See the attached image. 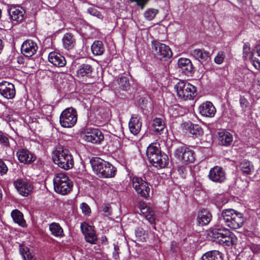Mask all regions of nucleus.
I'll list each match as a JSON object with an SVG mask.
<instances>
[{"mask_svg": "<svg viewBox=\"0 0 260 260\" xmlns=\"http://www.w3.org/2000/svg\"><path fill=\"white\" fill-rule=\"evenodd\" d=\"M175 246L176 243L174 241L172 242L171 244V250L173 252H176Z\"/></svg>", "mask_w": 260, "mask_h": 260, "instance_id": "obj_54", "label": "nucleus"}, {"mask_svg": "<svg viewBox=\"0 0 260 260\" xmlns=\"http://www.w3.org/2000/svg\"><path fill=\"white\" fill-rule=\"evenodd\" d=\"M152 126L155 131L159 132L165 128V122L162 118H155L153 121Z\"/></svg>", "mask_w": 260, "mask_h": 260, "instance_id": "obj_39", "label": "nucleus"}, {"mask_svg": "<svg viewBox=\"0 0 260 260\" xmlns=\"http://www.w3.org/2000/svg\"><path fill=\"white\" fill-rule=\"evenodd\" d=\"M38 49L37 44L35 42L27 40L22 44L21 51L24 56L31 57L36 53Z\"/></svg>", "mask_w": 260, "mask_h": 260, "instance_id": "obj_17", "label": "nucleus"}, {"mask_svg": "<svg viewBox=\"0 0 260 260\" xmlns=\"http://www.w3.org/2000/svg\"><path fill=\"white\" fill-rule=\"evenodd\" d=\"M178 171L179 173L182 176V177H183L184 174H185L186 172V168L183 166L178 167Z\"/></svg>", "mask_w": 260, "mask_h": 260, "instance_id": "obj_53", "label": "nucleus"}, {"mask_svg": "<svg viewBox=\"0 0 260 260\" xmlns=\"http://www.w3.org/2000/svg\"><path fill=\"white\" fill-rule=\"evenodd\" d=\"M49 230L52 235L55 237H61L63 235V229L58 223H51L49 225Z\"/></svg>", "mask_w": 260, "mask_h": 260, "instance_id": "obj_37", "label": "nucleus"}, {"mask_svg": "<svg viewBox=\"0 0 260 260\" xmlns=\"http://www.w3.org/2000/svg\"><path fill=\"white\" fill-rule=\"evenodd\" d=\"M88 12L91 15L94 16H96L99 18H102L103 16L102 14L99 12L95 8H90L88 9Z\"/></svg>", "mask_w": 260, "mask_h": 260, "instance_id": "obj_47", "label": "nucleus"}, {"mask_svg": "<svg viewBox=\"0 0 260 260\" xmlns=\"http://www.w3.org/2000/svg\"><path fill=\"white\" fill-rule=\"evenodd\" d=\"M178 66L182 73L188 76H191L194 69L191 61L187 58H180L178 61Z\"/></svg>", "mask_w": 260, "mask_h": 260, "instance_id": "obj_16", "label": "nucleus"}, {"mask_svg": "<svg viewBox=\"0 0 260 260\" xmlns=\"http://www.w3.org/2000/svg\"><path fill=\"white\" fill-rule=\"evenodd\" d=\"M119 247L117 244H114V251L113 252V257L117 260L119 259Z\"/></svg>", "mask_w": 260, "mask_h": 260, "instance_id": "obj_50", "label": "nucleus"}, {"mask_svg": "<svg viewBox=\"0 0 260 260\" xmlns=\"http://www.w3.org/2000/svg\"><path fill=\"white\" fill-rule=\"evenodd\" d=\"M77 121V112L73 107L67 108L61 113L59 122L61 126L70 128L74 126Z\"/></svg>", "mask_w": 260, "mask_h": 260, "instance_id": "obj_7", "label": "nucleus"}, {"mask_svg": "<svg viewBox=\"0 0 260 260\" xmlns=\"http://www.w3.org/2000/svg\"><path fill=\"white\" fill-rule=\"evenodd\" d=\"M9 13L13 21L20 22L23 19L24 11L22 7H13L9 10Z\"/></svg>", "mask_w": 260, "mask_h": 260, "instance_id": "obj_25", "label": "nucleus"}, {"mask_svg": "<svg viewBox=\"0 0 260 260\" xmlns=\"http://www.w3.org/2000/svg\"><path fill=\"white\" fill-rule=\"evenodd\" d=\"M20 252L24 260H36V257L27 247L20 246Z\"/></svg>", "mask_w": 260, "mask_h": 260, "instance_id": "obj_38", "label": "nucleus"}, {"mask_svg": "<svg viewBox=\"0 0 260 260\" xmlns=\"http://www.w3.org/2000/svg\"><path fill=\"white\" fill-rule=\"evenodd\" d=\"M1 16H2V10L0 9V18H1Z\"/></svg>", "mask_w": 260, "mask_h": 260, "instance_id": "obj_60", "label": "nucleus"}, {"mask_svg": "<svg viewBox=\"0 0 260 260\" xmlns=\"http://www.w3.org/2000/svg\"><path fill=\"white\" fill-rule=\"evenodd\" d=\"M93 71L92 67L86 63L80 65L77 71V76L80 79H84V78L89 77Z\"/></svg>", "mask_w": 260, "mask_h": 260, "instance_id": "obj_23", "label": "nucleus"}, {"mask_svg": "<svg viewBox=\"0 0 260 260\" xmlns=\"http://www.w3.org/2000/svg\"><path fill=\"white\" fill-rule=\"evenodd\" d=\"M84 139L87 142L92 143H100L104 139L102 132L98 128H87Z\"/></svg>", "mask_w": 260, "mask_h": 260, "instance_id": "obj_13", "label": "nucleus"}, {"mask_svg": "<svg viewBox=\"0 0 260 260\" xmlns=\"http://www.w3.org/2000/svg\"><path fill=\"white\" fill-rule=\"evenodd\" d=\"M141 211L145 218L151 224H154L155 222V217L154 212L149 208L146 207V204H143L141 205Z\"/></svg>", "mask_w": 260, "mask_h": 260, "instance_id": "obj_29", "label": "nucleus"}, {"mask_svg": "<svg viewBox=\"0 0 260 260\" xmlns=\"http://www.w3.org/2000/svg\"><path fill=\"white\" fill-rule=\"evenodd\" d=\"M152 51L155 57L159 60H166L172 56V52L170 47L157 41L151 42Z\"/></svg>", "mask_w": 260, "mask_h": 260, "instance_id": "obj_8", "label": "nucleus"}, {"mask_svg": "<svg viewBox=\"0 0 260 260\" xmlns=\"http://www.w3.org/2000/svg\"><path fill=\"white\" fill-rule=\"evenodd\" d=\"M190 55L200 61H206L210 58V53L204 49H195L190 51Z\"/></svg>", "mask_w": 260, "mask_h": 260, "instance_id": "obj_27", "label": "nucleus"}, {"mask_svg": "<svg viewBox=\"0 0 260 260\" xmlns=\"http://www.w3.org/2000/svg\"><path fill=\"white\" fill-rule=\"evenodd\" d=\"M0 143L5 146H9V141L6 135L0 131Z\"/></svg>", "mask_w": 260, "mask_h": 260, "instance_id": "obj_44", "label": "nucleus"}, {"mask_svg": "<svg viewBox=\"0 0 260 260\" xmlns=\"http://www.w3.org/2000/svg\"><path fill=\"white\" fill-rule=\"evenodd\" d=\"M219 222L232 229L241 228L244 223V217L242 213L233 209H224L219 217Z\"/></svg>", "mask_w": 260, "mask_h": 260, "instance_id": "obj_2", "label": "nucleus"}, {"mask_svg": "<svg viewBox=\"0 0 260 260\" xmlns=\"http://www.w3.org/2000/svg\"><path fill=\"white\" fill-rule=\"evenodd\" d=\"M199 110L202 116L208 117H213L216 113V109L210 102L203 103L199 106Z\"/></svg>", "mask_w": 260, "mask_h": 260, "instance_id": "obj_19", "label": "nucleus"}, {"mask_svg": "<svg viewBox=\"0 0 260 260\" xmlns=\"http://www.w3.org/2000/svg\"><path fill=\"white\" fill-rule=\"evenodd\" d=\"M48 60L53 65L58 67H63L66 64L65 58L56 52H52L49 53Z\"/></svg>", "mask_w": 260, "mask_h": 260, "instance_id": "obj_22", "label": "nucleus"}, {"mask_svg": "<svg viewBox=\"0 0 260 260\" xmlns=\"http://www.w3.org/2000/svg\"><path fill=\"white\" fill-rule=\"evenodd\" d=\"M90 162L93 172L99 177L108 178L115 176L116 170L109 162L97 157H92Z\"/></svg>", "mask_w": 260, "mask_h": 260, "instance_id": "obj_3", "label": "nucleus"}, {"mask_svg": "<svg viewBox=\"0 0 260 260\" xmlns=\"http://www.w3.org/2000/svg\"><path fill=\"white\" fill-rule=\"evenodd\" d=\"M241 256V255H239L238 257L236 259V260H240V256Z\"/></svg>", "mask_w": 260, "mask_h": 260, "instance_id": "obj_58", "label": "nucleus"}, {"mask_svg": "<svg viewBox=\"0 0 260 260\" xmlns=\"http://www.w3.org/2000/svg\"><path fill=\"white\" fill-rule=\"evenodd\" d=\"M52 158L55 164L65 170L72 169L74 166L73 156L68 149L62 146L56 147L53 152Z\"/></svg>", "mask_w": 260, "mask_h": 260, "instance_id": "obj_4", "label": "nucleus"}, {"mask_svg": "<svg viewBox=\"0 0 260 260\" xmlns=\"http://www.w3.org/2000/svg\"><path fill=\"white\" fill-rule=\"evenodd\" d=\"M103 211L104 212L105 216H110L111 214L112 210L109 205H105L103 208Z\"/></svg>", "mask_w": 260, "mask_h": 260, "instance_id": "obj_52", "label": "nucleus"}, {"mask_svg": "<svg viewBox=\"0 0 260 260\" xmlns=\"http://www.w3.org/2000/svg\"><path fill=\"white\" fill-rule=\"evenodd\" d=\"M118 84L120 87L124 90H127L130 87L129 79L125 76L122 77L119 79Z\"/></svg>", "mask_w": 260, "mask_h": 260, "instance_id": "obj_41", "label": "nucleus"}, {"mask_svg": "<svg viewBox=\"0 0 260 260\" xmlns=\"http://www.w3.org/2000/svg\"><path fill=\"white\" fill-rule=\"evenodd\" d=\"M250 59L255 68H260V45L256 46L255 51L252 53Z\"/></svg>", "mask_w": 260, "mask_h": 260, "instance_id": "obj_34", "label": "nucleus"}, {"mask_svg": "<svg viewBox=\"0 0 260 260\" xmlns=\"http://www.w3.org/2000/svg\"><path fill=\"white\" fill-rule=\"evenodd\" d=\"M225 55L224 53L223 52H219L215 56L214 61L216 63L220 64L223 61Z\"/></svg>", "mask_w": 260, "mask_h": 260, "instance_id": "obj_46", "label": "nucleus"}, {"mask_svg": "<svg viewBox=\"0 0 260 260\" xmlns=\"http://www.w3.org/2000/svg\"><path fill=\"white\" fill-rule=\"evenodd\" d=\"M8 171V167L3 161V160L0 159V174H6Z\"/></svg>", "mask_w": 260, "mask_h": 260, "instance_id": "obj_51", "label": "nucleus"}, {"mask_svg": "<svg viewBox=\"0 0 260 260\" xmlns=\"http://www.w3.org/2000/svg\"><path fill=\"white\" fill-rule=\"evenodd\" d=\"M107 241V238L106 236H103L102 237V242H105Z\"/></svg>", "mask_w": 260, "mask_h": 260, "instance_id": "obj_56", "label": "nucleus"}, {"mask_svg": "<svg viewBox=\"0 0 260 260\" xmlns=\"http://www.w3.org/2000/svg\"><path fill=\"white\" fill-rule=\"evenodd\" d=\"M146 155L151 164L157 168H164L168 165V156L161 152L157 143H151L148 146Z\"/></svg>", "mask_w": 260, "mask_h": 260, "instance_id": "obj_1", "label": "nucleus"}, {"mask_svg": "<svg viewBox=\"0 0 260 260\" xmlns=\"http://www.w3.org/2000/svg\"><path fill=\"white\" fill-rule=\"evenodd\" d=\"M182 127L183 130L186 133H189L196 137L203 135L204 133L203 128L201 126L190 122L184 123L182 124Z\"/></svg>", "mask_w": 260, "mask_h": 260, "instance_id": "obj_18", "label": "nucleus"}, {"mask_svg": "<svg viewBox=\"0 0 260 260\" xmlns=\"http://www.w3.org/2000/svg\"><path fill=\"white\" fill-rule=\"evenodd\" d=\"M0 94L7 100L13 99L16 95L14 85L6 81L0 82Z\"/></svg>", "mask_w": 260, "mask_h": 260, "instance_id": "obj_12", "label": "nucleus"}, {"mask_svg": "<svg viewBox=\"0 0 260 260\" xmlns=\"http://www.w3.org/2000/svg\"><path fill=\"white\" fill-rule=\"evenodd\" d=\"M54 188L55 192L61 194L70 192L73 187V183L65 173H57L53 179Z\"/></svg>", "mask_w": 260, "mask_h": 260, "instance_id": "obj_6", "label": "nucleus"}, {"mask_svg": "<svg viewBox=\"0 0 260 260\" xmlns=\"http://www.w3.org/2000/svg\"><path fill=\"white\" fill-rule=\"evenodd\" d=\"M258 83L259 85H260V77L258 79Z\"/></svg>", "mask_w": 260, "mask_h": 260, "instance_id": "obj_59", "label": "nucleus"}, {"mask_svg": "<svg viewBox=\"0 0 260 260\" xmlns=\"http://www.w3.org/2000/svg\"><path fill=\"white\" fill-rule=\"evenodd\" d=\"M174 155L184 162H193L195 159L193 151L185 146L177 148L175 151Z\"/></svg>", "mask_w": 260, "mask_h": 260, "instance_id": "obj_10", "label": "nucleus"}, {"mask_svg": "<svg viewBox=\"0 0 260 260\" xmlns=\"http://www.w3.org/2000/svg\"><path fill=\"white\" fill-rule=\"evenodd\" d=\"M132 181L133 186L138 195L144 198L149 196L150 188L146 181L140 177H134Z\"/></svg>", "mask_w": 260, "mask_h": 260, "instance_id": "obj_9", "label": "nucleus"}, {"mask_svg": "<svg viewBox=\"0 0 260 260\" xmlns=\"http://www.w3.org/2000/svg\"><path fill=\"white\" fill-rule=\"evenodd\" d=\"M208 176L210 180L216 183H222L226 179L225 171L221 167L218 166L211 168Z\"/></svg>", "mask_w": 260, "mask_h": 260, "instance_id": "obj_14", "label": "nucleus"}, {"mask_svg": "<svg viewBox=\"0 0 260 260\" xmlns=\"http://www.w3.org/2000/svg\"><path fill=\"white\" fill-rule=\"evenodd\" d=\"M219 141L220 144L229 146L233 141V136L228 132L219 133Z\"/></svg>", "mask_w": 260, "mask_h": 260, "instance_id": "obj_32", "label": "nucleus"}, {"mask_svg": "<svg viewBox=\"0 0 260 260\" xmlns=\"http://www.w3.org/2000/svg\"><path fill=\"white\" fill-rule=\"evenodd\" d=\"M158 12V10L152 8L148 9L144 12V16L146 20L151 21L154 18Z\"/></svg>", "mask_w": 260, "mask_h": 260, "instance_id": "obj_40", "label": "nucleus"}, {"mask_svg": "<svg viewBox=\"0 0 260 260\" xmlns=\"http://www.w3.org/2000/svg\"><path fill=\"white\" fill-rule=\"evenodd\" d=\"M212 215L206 209H202L198 213L197 217V223L201 225L208 224L211 221Z\"/></svg>", "mask_w": 260, "mask_h": 260, "instance_id": "obj_26", "label": "nucleus"}, {"mask_svg": "<svg viewBox=\"0 0 260 260\" xmlns=\"http://www.w3.org/2000/svg\"><path fill=\"white\" fill-rule=\"evenodd\" d=\"M237 238L235 235L231 232L230 234L226 235L223 240H221V242L219 243L223 246H230L236 244Z\"/></svg>", "mask_w": 260, "mask_h": 260, "instance_id": "obj_35", "label": "nucleus"}, {"mask_svg": "<svg viewBox=\"0 0 260 260\" xmlns=\"http://www.w3.org/2000/svg\"><path fill=\"white\" fill-rule=\"evenodd\" d=\"M80 208L81 209L83 213L85 215H88L91 212L89 206L85 203H82L81 204Z\"/></svg>", "mask_w": 260, "mask_h": 260, "instance_id": "obj_48", "label": "nucleus"}, {"mask_svg": "<svg viewBox=\"0 0 260 260\" xmlns=\"http://www.w3.org/2000/svg\"><path fill=\"white\" fill-rule=\"evenodd\" d=\"M14 184L19 193L24 197L29 196L34 190L32 183L25 179H17L14 181Z\"/></svg>", "mask_w": 260, "mask_h": 260, "instance_id": "obj_11", "label": "nucleus"}, {"mask_svg": "<svg viewBox=\"0 0 260 260\" xmlns=\"http://www.w3.org/2000/svg\"><path fill=\"white\" fill-rule=\"evenodd\" d=\"M81 230L87 242L96 243L97 237L93 226L84 222L81 224Z\"/></svg>", "mask_w": 260, "mask_h": 260, "instance_id": "obj_15", "label": "nucleus"}, {"mask_svg": "<svg viewBox=\"0 0 260 260\" xmlns=\"http://www.w3.org/2000/svg\"><path fill=\"white\" fill-rule=\"evenodd\" d=\"M17 62L19 64H22L24 63V59L22 57H18L17 58Z\"/></svg>", "mask_w": 260, "mask_h": 260, "instance_id": "obj_55", "label": "nucleus"}, {"mask_svg": "<svg viewBox=\"0 0 260 260\" xmlns=\"http://www.w3.org/2000/svg\"><path fill=\"white\" fill-rule=\"evenodd\" d=\"M239 103L242 111L245 112L247 110V108L248 107L249 102L244 96L241 95L239 99Z\"/></svg>", "mask_w": 260, "mask_h": 260, "instance_id": "obj_43", "label": "nucleus"}, {"mask_svg": "<svg viewBox=\"0 0 260 260\" xmlns=\"http://www.w3.org/2000/svg\"><path fill=\"white\" fill-rule=\"evenodd\" d=\"M230 232L229 230L225 228L215 229L211 231L208 235L213 241L219 243L221 240H223L226 235L230 234Z\"/></svg>", "mask_w": 260, "mask_h": 260, "instance_id": "obj_20", "label": "nucleus"}, {"mask_svg": "<svg viewBox=\"0 0 260 260\" xmlns=\"http://www.w3.org/2000/svg\"><path fill=\"white\" fill-rule=\"evenodd\" d=\"M178 98L186 101L192 100L196 95V87L187 81L180 80L175 86Z\"/></svg>", "mask_w": 260, "mask_h": 260, "instance_id": "obj_5", "label": "nucleus"}, {"mask_svg": "<svg viewBox=\"0 0 260 260\" xmlns=\"http://www.w3.org/2000/svg\"><path fill=\"white\" fill-rule=\"evenodd\" d=\"M136 237L139 239L140 241H145L147 237V235L145 234V231L143 228H138L135 232Z\"/></svg>", "mask_w": 260, "mask_h": 260, "instance_id": "obj_42", "label": "nucleus"}, {"mask_svg": "<svg viewBox=\"0 0 260 260\" xmlns=\"http://www.w3.org/2000/svg\"><path fill=\"white\" fill-rule=\"evenodd\" d=\"M91 49L94 55H102L105 51L103 43L101 41H95L91 45Z\"/></svg>", "mask_w": 260, "mask_h": 260, "instance_id": "obj_33", "label": "nucleus"}, {"mask_svg": "<svg viewBox=\"0 0 260 260\" xmlns=\"http://www.w3.org/2000/svg\"><path fill=\"white\" fill-rule=\"evenodd\" d=\"M17 156L19 160L24 164H30L35 159L32 154L25 149L19 150L17 152Z\"/></svg>", "mask_w": 260, "mask_h": 260, "instance_id": "obj_24", "label": "nucleus"}, {"mask_svg": "<svg viewBox=\"0 0 260 260\" xmlns=\"http://www.w3.org/2000/svg\"><path fill=\"white\" fill-rule=\"evenodd\" d=\"M239 167L241 171L245 175L250 174L253 170V165L248 160H245L242 161L240 164Z\"/></svg>", "mask_w": 260, "mask_h": 260, "instance_id": "obj_36", "label": "nucleus"}, {"mask_svg": "<svg viewBox=\"0 0 260 260\" xmlns=\"http://www.w3.org/2000/svg\"><path fill=\"white\" fill-rule=\"evenodd\" d=\"M2 196H3L2 192L1 190L0 189V201L2 199Z\"/></svg>", "mask_w": 260, "mask_h": 260, "instance_id": "obj_57", "label": "nucleus"}, {"mask_svg": "<svg viewBox=\"0 0 260 260\" xmlns=\"http://www.w3.org/2000/svg\"><path fill=\"white\" fill-rule=\"evenodd\" d=\"M140 117L137 114H133L129 122V128L134 135L138 134L141 128L142 122L140 121Z\"/></svg>", "mask_w": 260, "mask_h": 260, "instance_id": "obj_21", "label": "nucleus"}, {"mask_svg": "<svg viewBox=\"0 0 260 260\" xmlns=\"http://www.w3.org/2000/svg\"><path fill=\"white\" fill-rule=\"evenodd\" d=\"M11 216L15 223L22 227L26 226V221L24 219L23 214L17 209L13 210L11 212Z\"/></svg>", "mask_w": 260, "mask_h": 260, "instance_id": "obj_28", "label": "nucleus"}, {"mask_svg": "<svg viewBox=\"0 0 260 260\" xmlns=\"http://www.w3.org/2000/svg\"><path fill=\"white\" fill-rule=\"evenodd\" d=\"M250 52V44L249 43H245L244 44L243 47V58L246 59L248 55Z\"/></svg>", "mask_w": 260, "mask_h": 260, "instance_id": "obj_45", "label": "nucleus"}, {"mask_svg": "<svg viewBox=\"0 0 260 260\" xmlns=\"http://www.w3.org/2000/svg\"><path fill=\"white\" fill-rule=\"evenodd\" d=\"M62 42L64 47L69 50L74 47L76 41L71 33H66L63 37Z\"/></svg>", "mask_w": 260, "mask_h": 260, "instance_id": "obj_30", "label": "nucleus"}, {"mask_svg": "<svg viewBox=\"0 0 260 260\" xmlns=\"http://www.w3.org/2000/svg\"><path fill=\"white\" fill-rule=\"evenodd\" d=\"M202 260H223L222 253L217 250L207 252L202 257Z\"/></svg>", "mask_w": 260, "mask_h": 260, "instance_id": "obj_31", "label": "nucleus"}, {"mask_svg": "<svg viewBox=\"0 0 260 260\" xmlns=\"http://www.w3.org/2000/svg\"><path fill=\"white\" fill-rule=\"evenodd\" d=\"M131 2H136L137 6H139L141 9H143L145 5L148 2V0H129Z\"/></svg>", "mask_w": 260, "mask_h": 260, "instance_id": "obj_49", "label": "nucleus"}]
</instances>
